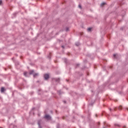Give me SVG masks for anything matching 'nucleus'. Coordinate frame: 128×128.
I'll return each instance as SVG.
<instances>
[{"instance_id": "nucleus-4", "label": "nucleus", "mask_w": 128, "mask_h": 128, "mask_svg": "<svg viewBox=\"0 0 128 128\" xmlns=\"http://www.w3.org/2000/svg\"><path fill=\"white\" fill-rule=\"evenodd\" d=\"M28 72H24V76H28Z\"/></svg>"}, {"instance_id": "nucleus-16", "label": "nucleus", "mask_w": 128, "mask_h": 128, "mask_svg": "<svg viewBox=\"0 0 128 128\" xmlns=\"http://www.w3.org/2000/svg\"><path fill=\"white\" fill-rule=\"evenodd\" d=\"M76 46H80V44H76Z\"/></svg>"}, {"instance_id": "nucleus-7", "label": "nucleus", "mask_w": 128, "mask_h": 128, "mask_svg": "<svg viewBox=\"0 0 128 128\" xmlns=\"http://www.w3.org/2000/svg\"><path fill=\"white\" fill-rule=\"evenodd\" d=\"M122 106H120L118 108V110H122Z\"/></svg>"}, {"instance_id": "nucleus-6", "label": "nucleus", "mask_w": 128, "mask_h": 128, "mask_svg": "<svg viewBox=\"0 0 128 128\" xmlns=\"http://www.w3.org/2000/svg\"><path fill=\"white\" fill-rule=\"evenodd\" d=\"M88 32H92V28H88Z\"/></svg>"}, {"instance_id": "nucleus-10", "label": "nucleus", "mask_w": 128, "mask_h": 128, "mask_svg": "<svg viewBox=\"0 0 128 128\" xmlns=\"http://www.w3.org/2000/svg\"><path fill=\"white\" fill-rule=\"evenodd\" d=\"M2 4V1L1 0H0V4Z\"/></svg>"}, {"instance_id": "nucleus-3", "label": "nucleus", "mask_w": 128, "mask_h": 128, "mask_svg": "<svg viewBox=\"0 0 128 128\" xmlns=\"http://www.w3.org/2000/svg\"><path fill=\"white\" fill-rule=\"evenodd\" d=\"M44 118L46 120H50V115H46Z\"/></svg>"}, {"instance_id": "nucleus-5", "label": "nucleus", "mask_w": 128, "mask_h": 128, "mask_svg": "<svg viewBox=\"0 0 128 128\" xmlns=\"http://www.w3.org/2000/svg\"><path fill=\"white\" fill-rule=\"evenodd\" d=\"M4 92V88L2 87L1 88V92Z\"/></svg>"}, {"instance_id": "nucleus-18", "label": "nucleus", "mask_w": 128, "mask_h": 128, "mask_svg": "<svg viewBox=\"0 0 128 128\" xmlns=\"http://www.w3.org/2000/svg\"><path fill=\"white\" fill-rule=\"evenodd\" d=\"M114 110H116V108H114Z\"/></svg>"}, {"instance_id": "nucleus-9", "label": "nucleus", "mask_w": 128, "mask_h": 128, "mask_svg": "<svg viewBox=\"0 0 128 128\" xmlns=\"http://www.w3.org/2000/svg\"><path fill=\"white\" fill-rule=\"evenodd\" d=\"M66 32H68V28H66Z\"/></svg>"}, {"instance_id": "nucleus-13", "label": "nucleus", "mask_w": 128, "mask_h": 128, "mask_svg": "<svg viewBox=\"0 0 128 128\" xmlns=\"http://www.w3.org/2000/svg\"><path fill=\"white\" fill-rule=\"evenodd\" d=\"M115 126H120V125H118V124H115Z\"/></svg>"}, {"instance_id": "nucleus-21", "label": "nucleus", "mask_w": 128, "mask_h": 128, "mask_svg": "<svg viewBox=\"0 0 128 128\" xmlns=\"http://www.w3.org/2000/svg\"><path fill=\"white\" fill-rule=\"evenodd\" d=\"M40 128H42L40 127Z\"/></svg>"}, {"instance_id": "nucleus-19", "label": "nucleus", "mask_w": 128, "mask_h": 128, "mask_svg": "<svg viewBox=\"0 0 128 128\" xmlns=\"http://www.w3.org/2000/svg\"><path fill=\"white\" fill-rule=\"evenodd\" d=\"M110 110H112V109H111V108H110Z\"/></svg>"}, {"instance_id": "nucleus-20", "label": "nucleus", "mask_w": 128, "mask_h": 128, "mask_svg": "<svg viewBox=\"0 0 128 128\" xmlns=\"http://www.w3.org/2000/svg\"><path fill=\"white\" fill-rule=\"evenodd\" d=\"M64 104H66V102H64Z\"/></svg>"}, {"instance_id": "nucleus-2", "label": "nucleus", "mask_w": 128, "mask_h": 128, "mask_svg": "<svg viewBox=\"0 0 128 128\" xmlns=\"http://www.w3.org/2000/svg\"><path fill=\"white\" fill-rule=\"evenodd\" d=\"M44 78L45 80H48V78H50V76L48 74H46L44 75Z\"/></svg>"}, {"instance_id": "nucleus-15", "label": "nucleus", "mask_w": 128, "mask_h": 128, "mask_svg": "<svg viewBox=\"0 0 128 128\" xmlns=\"http://www.w3.org/2000/svg\"><path fill=\"white\" fill-rule=\"evenodd\" d=\"M126 110L128 111V108H126Z\"/></svg>"}, {"instance_id": "nucleus-8", "label": "nucleus", "mask_w": 128, "mask_h": 128, "mask_svg": "<svg viewBox=\"0 0 128 128\" xmlns=\"http://www.w3.org/2000/svg\"><path fill=\"white\" fill-rule=\"evenodd\" d=\"M104 4H106V3H102L101 4V6H104Z\"/></svg>"}, {"instance_id": "nucleus-1", "label": "nucleus", "mask_w": 128, "mask_h": 128, "mask_svg": "<svg viewBox=\"0 0 128 128\" xmlns=\"http://www.w3.org/2000/svg\"><path fill=\"white\" fill-rule=\"evenodd\" d=\"M30 74H33L34 78H36L38 76V74L35 73L34 70H30L29 72Z\"/></svg>"}, {"instance_id": "nucleus-12", "label": "nucleus", "mask_w": 128, "mask_h": 128, "mask_svg": "<svg viewBox=\"0 0 128 128\" xmlns=\"http://www.w3.org/2000/svg\"><path fill=\"white\" fill-rule=\"evenodd\" d=\"M78 6H79L80 8H82V6H80V5H79Z\"/></svg>"}, {"instance_id": "nucleus-11", "label": "nucleus", "mask_w": 128, "mask_h": 128, "mask_svg": "<svg viewBox=\"0 0 128 128\" xmlns=\"http://www.w3.org/2000/svg\"><path fill=\"white\" fill-rule=\"evenodd\" d=\"M56 82H60V78L56 79Z\"/></svg>"}, {"instance_id": "nucleus-17", "label": "nucleus", "mask_w": 128, "mask_h": 128, "mask_svg": "<svg viewBox=\"0 0 128 128\" xmlns=\"http://www.w3.org/2000/svg\"><path fill=\"white\" fill-rule=\"evenodd\" d=\"M38 124L40 126V122H38Z\"/></svg>"}, {"instance_id": "nucleus-14", "label": "nucleus", "mask_w": 128, "mask_h": 128, "mask_svg": "<svg viewBox=\"0 0 128 128\" xmlns=\"http://www.w3.org/2000/svg\"><path fill=\"white\" fill-rule=\"evenodd\" d=\"M116 54H114V58H116Z\"/></svg>"}]
</instances>
